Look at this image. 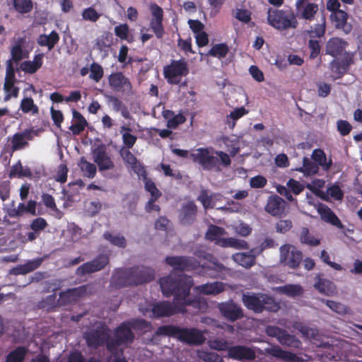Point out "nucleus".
I'll return each mask as SVG.
<instances>
[{"label":"nucleus","mask_w":362,"mask_h":362,"mask_svg":"<svg viewBox=\"0 0 362 362\" xmlns=\"http://www.w3.org/2000/svg\"><path fill=\"white\" fill-rule=\"evenodd\" d=\"M30 139V132L25 131L20 134H16L12 139V148L13 150H19L27 144V141Z\"/></svg>","instance_id":"45"},{"label":"nucleus","mask_w":362,"mask_h":362,"mask_svg":"<svg viewBox=\"0 0 362 362\" xmlns=\"http://www.w3.org/2000/svg\"><path fill=\"white\" fill-rule=\"evenodd\" d=\"M274 290L291 298L300 296L304 292L303 288L300 284H286L283 286L276 287Z\"/></svg>","instance_id":"36"},{"label":"nucleus","mask_w":362,"mask_h":362,"mask_svg":"<svg viewBox=\"0 0 362 362\" xmlns=\"http://www.w3.org/2000/svg\"><path fill=\"white\" fill-rule=\"evenodd\" d=\"M105 238L108 240L110 243L119 247H124L126 245V240L124 237L111 233H105Z\"/></svg>","instance_id":"58"},{"label":"nucleus","mask_w":362,"mask_h":362,"mask_svg":"<svg viewBox=\"0 0 362 362\" xmlns=\"http://www.w3.org/2000/svg\"><path fill=\"white\" fill-rule=\"evenodd\" d=\"M247 113L248 110H247L244 107H237L226 115V123L230 129H233L235 126L237 120Z\"/></svg>","instance_id":"40"},{"label":"nucleus","mask_w":362,"mask_h":362,"mask_svg":"<svg viewBox=\"0 0 362 362\" xmlns=\"http://www.w3.org/2000/svg\"><path fill=\"white\" fill-rule=\"evenodd\" d=\"M298 170L303 173L305 175H312L317 173L318 166L308 158H304L303 165Z\"/></svg>","instance_id":"53"},{"label":"nucleus","mask_w":362,"mask_h":362,"mask_svg":"<svg viewBox=\"0 0 362 362\" xmlns=\"http://www.w3.org/2000/svg\"><path fill=\"white\" fill-rule=\"evenodd\" d=\"M13 6L18 13H25L32 10L33 3L30 0H13Z\"/></svg>","instance_id":"54"},{"label":"nucleus","mask_w":362,"mask_h":362,"mask_svg":"<svg viewBox=\"0 0 362 362\" xmlns=\"http://www.w3.org/2000/svg\"><path fill=\"white\" fill-rule=\"evenodd\" d=\"M208 344L209 347L214 350L226 351L228 349L227 341L223 339L210 340Z\"/></svg>","instance_id":"64"},{"label":"nucleus","mask_w":362,"mask_h":362,"mask_svg":"<svg viewBox=\"0 0 362 362\" xmlns=\"http://www.w3.org/2000/svg\"><path fill=\"white\" fill-rule=\"evenodd\" d=\"M110 329L106 325H101L95 329L84 334V338L88 346L97 349L103 344H106L110 340Z\"/></svg>","instance_id":"13"},{"label":"nucleus","mask_w":362,"mask_h":362,"mask_svg":"<svg viewBox=\"0 0 362 362\" xmlns=\"http://www.w3.org/2000/svg\"><path fill=\"white\" fill-rule=\"evenodd\" d=\"M16 78L15 71L11 64V60L7 62L6 71L4 84V90L5 92L4 100L8 101L11 97L17 98L19 88L15 86Z\"/></svg>","instance_id":"15"},{"label":"nucleus","mask_w":362,"mask_h":362,"mask_svg":"<svg viewBox=\"0 0 362 362\" xmlns=\"http://www.w3.org/2000/svg\"><path fill=\"white\" fill-rule=\"evenodd\" d=\"M261 252L260 250L252 249L249 252H238L233 255V259L239 265L249 268L255 264V257Z\"/></svg>","instance_id":"25"},{"label":"nucleus","mask_w":362,"mask_h":362,"mask_svg":"<svg viewBox=\"0 0 362 362\" xmlns=\"http://www.w3.org/2000/svg\"><path fill=\"white\" fill-rule=\"evenodd\" d=\"M243 301L248 309L257 313H261L263 310L275 312L279 308L273 298L265 294L245 293L243 296Z\"/></svg>","instance_id":"6"},{"label":"nucleus","mask_w":362,"mask_h":362,"mask_svg":"<svg viewBox=\"0 0 362 362\" xmlns=\"http://www.w3.org/2000/svg\"><path fill=\"white\" fill-rule=\"evenodd\" d=\"M78 166L83 175L88 178H93L97 172V168L95 164L88 161L84 157L80 158Z\"/></svg>","instance_id":"42"},{"label":"nucleus","mask_w":362,"mask_h":362,"mask_svg":"<svg viewBox=\"0 0 362 362\" xmlns=\"http://www.w3.org/2000/svg\"><path fill=\"white\" fill-rule=\"evenodd\" d=\"M28 351L25 346H18L7 355L6 362H23Z\"/></svg>","instance_id":"43"},{"label":"nucleus","mask_w":362,"mask_h":362,"mask_svg":"<svg viewBox=\"0 0 362 362\" xmlns=\"http://www.w3.org/2000/svg\"><path fill=\"white\" fill-rule=\"evenodd\" d=\"M326 304L332 310L338 315H346L352 314L350 308L342 303L332 300H327Z\"/></svg>","instance_id":"49"},{"label":"nucleus","mask_w":362,"mask_h":362,"mask_svg":"<svg viewBox=\"0 0 362 362\" xmlns=\"http://www.w3.org/2000/svg\"><path fill=\"white\" fill-rule=\"evenodd\" d=\"M92 159L100 172L112 170L115 164L104 144L94 145L91 151Z\"/></svg>","instance_id":"14"},{"label":"nucleus","mask_w":362,"mask_h":362,"mask_svg":"<svg viewBox=\"0 0 362 362\" xmlns=\"http://www.w3.org/2000/svg\"><path fill=\"white\" fill-rule=\"evenodd\" d=\"M37 306L40 309L50 312L56 310L61 305L59 303V298L57 300L56 294H52L47 296L42 301L39 302Z\"/></svg>","instance_id":"41"},{"label":"nucleus","mask_w":362,"mask_h":362,"mask_svg":"<svg viewBox=\"0 0 362 362\" xmlns=\"http://www.w3.org/2000/svg\"><path fill=\"white\" fill-rule=\"evenodd\" d=\"M347 46V43L338 37H333L328 40L326 45L327 54L334 57H339L342 56L344 51Z\"/></svg>","instance_id":"27"},{"label":"nucleus","mask_w":362,"mask_h":362,"mask_svg":"<svg viewBox=\"0 0 362 362\" xmlns=\"http://www.w3.org/2000/svg\"><path fill=\"white\" fill-rule=\"evenodd\" d=\"M314 287L320 293L327 296H332L337 292L335 284L326 279L318 278L314 284Z\"/></svg>","instance_id":"34"},{"label":"nucleus","mask_w":362,"mask_h":362,"mask_svg":"<svg viewBox=\"0 0 362 362\" xmlns=\"http://www.w3.org/2000/svg\"><path fill=\"white\" fill-rule=\"evenodd\" d=\"M115 34L121 40H127L128 42L133 41V37L129 35V28L126 23L120 24L115 28Z\"/></svg>","instance_id":"48"},{"label":"nucleus","mask_w":362,"mask_h":362,"mask_svg":"<svg viewBox=\"0 0 362 362\" xmlns=\"http://www.w3.org/2000/svg\"><path fill=\"white\" fill-rule=\"evenodd\" d=\"M94 292L93 286L90 284L69 289L60 293L59 303L61 306L71 305L81 298L92 295Z\"/></svg>","instance_id":"9"},{"label":"nucleus","mask_w":362,"mask_h":362,"mask_svg":"<svg viewBox=\"0 0 362 362\" xmlns=\"http://www.w3.org/2000/svg\"><path fill=\"white\" fill-rule=\"evenodd\" d=\"M19 206L20 211H21L23 215L25 213H28L32 216H36L37 214L36 211L37 202L34 200L28 201L26 204L20 203Z\"/></svg>","instance_id":"60"},{"label":"nucleus","mask_w":362,"mask_h":362,"mask_svg":"<svg viewBox=\"0 0 362 362\" xmlns=\"http://www.w3.org/2000/svg\"><path fill=\"white\" fill-rule=\"evenodd\" d=\"M58 34L52 31L49 35H42L38 39V43L42 46H46L49 49L54 47L55 44L59 41Z\"/></svg>","instance_id":"46"},{"label":"nucleus","mask_w":362,"mask_h":362,"mask_svg":"<svg viewBox=\"0 0 362 362\" xmlns=\"http://www.w3.org/2000/svg\"><path fill=\"white\" fill-rule=\"evenodd\" d=\"M228 356L232 359L238 361H252L256 356L253 349L243 345H237L228 348Z\"/></svg>","instance_id":"20"},{"label":"nucleus","mask_w":362,"mask_h":362,"mask_svg":"<svg viewBox=\"0 0 362 362\" xmlns=\"http://www.w3.org/2000/svg\"><path fill=\"white\" fill-rule=\"evenodd\" d=\"M327 199L329 200L330 198L335 200H340L343 197V193L338 185H333L330 186L325 192Z\"/></svg>","instance_id":"59"},{"label":"nucleus","mask_w":362,"mask_h":362,"mask_svg":"<svg viewBox=\"0 0 362 362\" xmlns=\"http://www.w3.org/2000/svg\"><path fill=\"white\" fill-rule=\"evenodd\" d=\"M284 209V199L276 195L269 197L265 206V211L273 216H281Z\"/></svg>","instance_id":"24"},{"label":"nucleus","mask_w":362,"mask_h":362,"mask_svg":"<svg viewBox=\"0 0 362 362\" xmlns=\"http://www.w3.org/2000/svg\"><path fill=\"white\" fill-rule=\"evenodd\" d=\"M304 189V186L300 184L298 181L294 179H290L287 182L286 185H276V189L278 193L281 195L284 196L288 200L291 202L295 201V199L290 192V190L295 194H300Z\"/></svg>","instance_id":"21"},{"label":"nucleus","mask_w":362,"mask_h":362,"mask_svg":"<svg viewBox=\"0 0 362 362\" xmlns=\"http://www.w3.org/2000/svg\"><path fill=\"white\" fill-rule=\"evenodd\" d=\"M30 49L27 47L25 38L19 37L13 42L11 48V59L18 62L29 57Z\"/></svg>","instance_id":"18"},{"label":"nucleus","mask_w":362,"mask_h":362,"mask_svg":"<svg viewBox=\"0 0 362 362\" xmlns=\"http://www.w3.org/2000/svg\"><path fill=\"white\" fill-rule=\"evenodd\" d=\"M151 9L153 16L151 21V28L157 37L159 38L161 37L163 34V28L162 25L163 11L156 5L151 6Z\"/></svg>","instance_id":"26"},{"label":"nucleus","mask_w":362,"mask_h":362,"mask_svg":"<svg viewBox=\"0 0 362 362\" xmlns=\"http://www.w3.org/2000/svg\"><path fill=\"white\" fill-rule=\"evenodd\" d=\"M218 308L224 317H241L243 315L240 307L233 302H227L218 305Z\"/></svg>","instance_id":"35"},{"label":"nucleus","mask_w":362,"mask_h":362,"mask_svg":"<svg viewBox=\"0 0 362 362\" xmlns=\"http://www.w3.org/2000/svg\"><path fill=\"white\" fill-rule=\"evenodd\" d=\"M190 157L206 170H218L220 165L227 167L230 164V158L227 153L212 148H198L190 153Z\"/></svg>","instance_id":"3"},{"label":"nucleus","mask_w":362,"mask_h":362,"mask_svg":"<svg viewBox=\"0 0 362 362\" xmlns=\"http://www.w3.org/2000/svg\"><path fill=\"white\" fill-rule=\"evenodd\" d=\"M324 185L325 182L322 180H315L311 183L307 185V188L322 199H327L325 192L321 190Z\"/></svg>","instance_id":"52"},{"label":"nucleus","mask_w":362,"mask_h":362,"mask_svg":"<svg viewBox=\"0 0 362 362\" xmlns=\"http://www.w3.org/2000/svg\"><path fill=\"white\" fill-rule=\"evenodd\" d=\"M296 18L312 22L319 13V6L310 0H296L295 3Z\"/></svg>","instance_id":"12"},{"label":"nucleus","mask_w":362,"mask_h":362,"mask_svg":"<svg viewBox=\"0 0 362 362\" xmlns=\"http://www.w3.org/2000/svg\"><path fill=\"white\" fill-rule=\"evenodd\" d=\"M20 109L23 112L33 115L37 114L39 111L37 106L34 103V100L30 97H25L21 100Z\"/></svg>","instance_id":"47"},{"label":"nucleus","mask_w":362,"mask_h":362,"mask_svg":"<svg viewBox=\"0 0 362 362\" xmlns=\"http://www.w3.org/2000/svg\"><path fill=\"white\" fill-rule=\"evenodd\" d=\"M122 139L124 144L128 147L132 148L136 141V136L130 133L128 128L122 127Z\"/></svg>","instance_id":"62"},{"label":"nucleus","mask_w":362,"mask_h":362,"mask_svg":"<svg viewBox=\"0 0 362 362\" xmlns=\"http://www.w3.org/2000/svg\"><path fill=\"white\" fill-rule=\"evenodd\" d=\"M317 210L323 221L329 223L339 228H343V225L341 224L340 220L327 206L324 204H320L317 206Z\"/></svg>","instance_id":"31"},{"label":"nucleus","mask_w":362,"mask_h":362,"mask_svg":"<svg viewBox=\"0 0 362 362\" xmlns=\"http://www.w3.org/2000/svg\"><path fill=\"white\" fill-rule=\"evenodd\" d=\"M107 262V257L106 255H101L95 259L80 266L77 269L76 273L80 275H83L99 271L104 268Z\"/></svg>","instance_id":"22"},{"label":"nucleus","mask_w":362,"mask_h":362,"mask_svg":"<svg viewBox=\"0 0 362 362\" xmlns=\"http://www.w3.org/2000/svg\"><path fill=\"white\" fill-rule=\"evenodd\" d=\"M42 262V259L40 258L30 260L23 265H19L12 269L10 273L14 275L27 274L36 269L41 264Z\"/></svg>","instance_id":"38"},{"label":"nucleus","mask_w":362,"mask_h":362,"mask_svg":"<svg viewBox=\"0 0 362 362\" xmlns=\"http://www.w3.org/2000/svg\"><path fill=\"white\" fill-rule=\"evenodd\" d=\"M43 54H36L33 60L25 61L20 65V69L25 73L34 74L42 65Z\"/></svg>","instance_id":"33"},{"label":"nucleus","mask_w":362,"mask_h":362,"mask_svg":"<svg viewBox=\"0 0 362 362\" xmlns=\"http://www.w3.org/2000/svg\"><path fill=\"white\" fill-rule=\"evenodd\" d=\"M300 241L302 243L312 246L318 245L320 243V239L310 235L307 228H303L300 234Z\"/></svg>","instance_id":"57"},{"label":"nucleus","mask_w":362,"mask_h":362,"mask_svg":"<svg viewBox=\"0 0 362 362\" xmlns=\"http://www.w3.org/2000/svg\"><path fill=\"white\" fill-rule=\"evenodd\" d=\"M267 22L280 31L295 29L298 26V21L294 13L284 10L269 9Z\"/></svg>","instance_id":"4"},{"label":"nucleus","mask_w":362,"mask_h":362,"mask_svg":"<svg viewBox=\"0 0 362 362\" xmlns=\"http://www.w3.org/2000/svg\"><path fill=\"white\" fill-rule=\"evenodd\" d=\"M192 285L190 277L176 275L172 273L170 276L160 280V286L163 294L166 296L174 295V305L168 303H160L150 305L149 308L142 310L144 315L154 317H165L185 313H192V309L203 310L206 308V300L201 297L204 295H216L224 290V285L221 282L206 284L196 287L194 289V297L189 295V288Z\"/></svg>","instance_id":"1"},{"label":"nucleus","mask_w":362,"mask_h":362,"mask_svg":"<svg viewBox=\"0 0 362 362\" xmlns=\"http://www.w3.org/2000/svg\"><path fill=\"white\" fill-rule=\"evenodd\" d=\"M145 189L150 193L152 201H156L161 195L160 192L157 189L156 185L151 180L144 177Z\"/></svg>","instance_id":"56"},{"label":"nucleus","mask_w":362,"mask_h":362,"mask_svg":"<svg viewBox=\"0 0 362 362\" xmlns=\"http://www.w3.org/2000/svg\"><path fill=\"white\" fill-rule=\"evenodd\" d=\"M266 353L285 362L298 361V357L293 353L281 349L275 346L265 349Z\"/></svg>","instance_id":"29"},{"label":"nucleus","mask_w":362,"mask_h":362,"mask_svg":"<svg viewBox=\"0 0 362 362\" xmlns=\"http://www.w3.org/2000/svg\"><path fill=\"white\" fill-rule=\"evenodd\" d=\"M313 158L323 168L328 170L331 166V160H327L325 153L320 149H315L313 152Z\"/></svg>","instance_id":"51"},{"label":"nucleus","mask_w":362,"mask_h":362,"mask_svg":"<svg viewBox=\"0 0 362 362\" xmlns=\"http://www.w3.org/2000/svg\"><path fill=\"white\" fill-rule=\"evenodd\" d=\"M196 214V206L193 202L185 203L180 212V220L183 224H188L194 219Z\"/></svg>","instance_id":"39"},{"label":"nucleus","mask_w":362,"mask_h":362,"mask_svg":"<svg viewBox=\"0 0 362 362\" xmlns=\"http://www.w3.org/2000/svg\"><path fill=\"white\" fill-rule=\"evenodd\" d=\"M31 172L27 167H23L21 163H17L12 166L10 171V177H30Z\"/></svg>","instance_id":"50"},{"label":"nucleus","mask_w":362,"mask_h":362,"mask_svg":"<svg viewBox=\"0 0 362 362\" xmlns=\"http://www.w3.org/2000/svg\"><path fill=\"white\" fill-rule=\"evenodd\" d=\"M198 356L204 362H224L223 358L215 352L199 351Z\"/></svg>","instance_id":"55"},{"label":"nucleus","mask_w":362,"mask_h":362,"mask_svg":"<svg viewBox=\"0 0 362 362\" xmlns=\"http://www.w3.org/2000/svg\"><path fill=\"white\" fill-rule=\"evenodd\" d=\"M163 116L167 121V127L170 129L177 128L179 124L184 123L186 120L182 114H175L170 110L163 111Z\"/></svg>","instance_id":"37"},{"label":"nucleus","mask_w":362,"mask_h":362,"mask_svg":"<svg viewBox=\"0 0 362 362\" xmlns=\"http://www.w3.org/2000/svg\"><path fill=\"white\" fill-rule=\"evenodd\" d=\"M228 52V47L224 44H218L213 46L209 54L216 57H223Z\"/></svg>","instance_id":"63"},{"label":"nucleus","mask_w":362,"mask_h":362,"mask_svg":"<svg viewBox=\"0 0 362 362\" xmlns=\"http://www.w3.org/2000/svg\"><path fill=\"white\" fill-rule=\"evenodd\" d=\"M223 197L219 194H211L206 191H202L198 197V199L201 202L205 209L216 207L218 209H223V207L219 206L218 203L221 202Z\"/></svg>","instance_id":"28"},{"label":"nucleus","mask_w":362,"mask_h":362,"mask_svg":"<svg viewBox=\"0 0 362 362\" xmlns=\"http://www.w3.org/2000/svg\"><path fill=\"white\" fill-rule=\"evenodd\" d=\"M121 156L123 160L139 176H144L145 171L141 165L137 161L135 156L129 150H122Z\"/></svg>","instance_id":"32"},{"label":"nucleus","mask_w":362,"mask_h":362,"mask_svg":"<svg viewBox=\"0 0 362 362\" xmlns=\"http://www.w3.org/2000/svg\"><path fill=\"white\" fill-rule=\"evenodd\" d=\"M74 123L70 127V129L74 134H80L86 127L87 122L85 118L76 110H73Z\"/></svg>","instance_id":"44"},{"label":"nucleus","mask_w":362,"mask_h":362,"mask_svg":"<svg viewBox=\"0 0 362 362\" xmlns=\"http://www.w3.org/2000/svg\"><path fill=\"white\" fill-rule=\"evenodd\" d=\"M164 76L169 83L177 84L189 73L187 63L184 60H174L164 68Z\"/></svg>","instance_id":"10"},{"label":"nucleus","mask_w":362,"mask_h":362,"mask_svg":"<svg viewBox=\"0 0 362 362\" xmlns=\"http://www.w3.org/2000/svg\"><path fill=\"white\" fill-rule=\"evenodd\" d=\"M348 16L342 10H338L331 14V19L334 23L337 28L341 29L345 33H349L351 30V25L347 23Z\"/></svg>","instance_id":"30"},{"label":"nucleus","mask_w":362,"mask_h":362,"mask_svg":"<svg viewBox=\"0 0 362 362\" xmlns=\"http://www.w3.org/2000/svg\"><path fill=\"white\" fill-rule=\"evenodd\" d=\"M198 257H203L206 260V262L202 263L204 268H206L207 274L213 277H221L226 268L222 264L218 263L214 258L209 254H197Z\"/></svg>","instance_id":"19"},{"label":"nucleus","mask_w":362,"mask_h":362,"mask_svg":"<svg viewBox=\"0 0 362 362\" xmlns=\"http://www.w3.org/2000/svg\"><path fill=\"white\" fill-rule=\"evenodd\" d=\"M265 332L268 336L276 338L283 346L300 349L302 345L301 341L295 335L290 334L286 330L278 327L267 326Z\"/></svg>","instance_id":"11"},{"label":"nucleus","mask_w":362,"mask_h":362,"mask_svg":"<svg viewBox=\"0 0 362 362\" xmlns=\"http://www.w3.org/2000/svg\"><path fill=\"white\" fill-rule=\"evenodd\" d=\"M165 262L175 270L194 269L197 265L192 259L184 257H168Z\"/></svg>","instance_id":"23"},{"label":"nucleus","mask_w":362,"mask_h":362,"mask_svg":"<svg viewBox=\"0 0 362 362\" xmlns=\"http://www.w3.org/2000/svg\"><path fill=\"white\" fill-rule=\"evenodd\" d=\"M134 334L129 326L122 323L117 327L114 332V336L107 343V349L110 353L117 350V346L132 343L134 341Z\"/></svg>","instance_id":"8"},{"label":"nucleus","mask_w":362,"mask_h":362,"mask_svg":"<svg viewBox=\"0 0 362 362\" xmlns=\"http://www.w3.org/2000/svg\"><path fill=\"white\" fill-rule=\"evenodd\" d=\"M154 271L151 268L146 267H137L133 269L129 274L127 280L125 284H141L146 283L154 278Z\"/></svg>","instance_id":"17"},{"label":"nucleus","mask_w":362,"mask_h":362,"mask_svg":"<svg viewBox=\"0 0 362 362\" xmlns=\"http://www.w3.org/2000/svg\"><path fill=\"white\" fill-rule=\"evenodd\" d=\"M226 232L222 228L211 225L206 233V238L222 247H230L235 249H247L246 241L233 238H225Z\"/></svg>","instance_id":"5"},{"label":"nucleus","mask_w":362,"mask_h":362,"mask_svg":"<svg viewBox=\"0 0 362 362\" xmlns=\"http://www.w3.org/2000/svg\"><path fill=\"white\" fill-rule=\"evenodd\" d=\"M103 76V67L95 63H93L90 66V75L89 77L96 82H98Z\"/></svg>","instance_id":"61"},{"label":"nucleus","mask_w":362,"mask_h":362,"mask_svg":"<svg viewBox=\"0 0 362 362\" xmlns=\"http://www.w3.org/2000/svg\"><path fill=\"white\" fill-rule=\"evenodd\" d=\"M303 259V253L296 246L284 244L279 247V262L290 269H297Z\"/></svg>","instance_id":"7"},{"label":"nucleus","mask_w":362,"mask_h":362,"mask_svg":"<svg viewBox=\"0 0 362 362\" xmlns=\"http://www.w3.org/2000/svg\"><path fill=\"white\" fill-rule=\"evenodd\" d=\"M109 86L112 90L124 94L132 92V86L129 79L121 72H116L108 76Z\"/></svg>","instance_id":"16"},{"label":"nucleus","mask_w":362,"mask_h":362,"mask_svg":"<svg viewBox=\"0 0 362 362\" xmlns=\"http://www.w3.org/2000/svg\"><path fill=\"white\" fill-rule=\"evenodd\" d=\"M156 334L177 339L189 345L199 346L205 342L206 338L202 331L196 328H180L175 325H163L158 327Z\"/></svg>","instance_id":"2"}]
</instances>
